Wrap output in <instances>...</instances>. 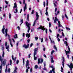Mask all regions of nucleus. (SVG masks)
Segmentation results:
<instances>
[{"instance_id": "obj_27", "label": "nucleus", "mask_w": 73, "mask_h": 73, "mask_svg": "<svg viewBox=\"0 0 73 73\" xmlns=\"http://www.w3.org/2000/svg\"><path fill=\"white\" fill-rule=\"evenodd\" d=\"M27 9V7H24V11L25 12V10Z\"/></svg>"}, {"instance_id": "obj_24", "label": "nucleus", "mask_w": 73, "mask_h": 73, "mask_svg": "<svg viewBox=\"0 0 73 73\" xmlns=\"http://www.w3.org/2000/svg\"><path fill=\"white\" fill-rule=\"evenodd\" d=\"M38 68V66L37 65H36L35 66V69H37V68Z\"/></svg>"}, {"instance_id": "obj_20", "label": "nucleus", "mask_w": 73, "mask_h": 73, "mask_svg": "<svg viewBox=\"0 0 73 73\" xmlns=\"http://www.w3.org/2000/svg\"><path fill=\"white\" fill-rule=\"evenodd\" d=\"M54 49H55L56 50V51L57 50V47H56V45H54Z\"/></svg>"}, {"instance_id": "obj_19", "label": "nucleus", "mask_w": 73, "mask_h": 73, "mask_svg": "<svg viewBox=\"0 0 73 73\" xmlns=\"http://www.w3.org/2000/svg\"><path fill=\"white\" fill-rule=\"evenodd\" d=\"M61 69L60 70V71L61 72H63V70H64V68H62V67H61Z\"/></svg>"}, {"instance_id": "obj_4", "label": "nucleus", "mask_w": 73, "mask_h": 73, "mask_svg": "<svg viewBox=\"0 0 73 73\" xmlns=\"http://www.w3.org/2000/svg\"><path fill=\"white\" fill-rule=\"evenodd\" d=\"M37 29H41L42 30H43V31H45V28L44 26L42 27V26H40V27L37 28Z\"/></svg>"}, {"instance_id": "obj_21", "label": "nucleus", "mask_w": 73, "mask_h": 73, "mask_svg": "<svg viewBox=\"0 0 73 73\" xmlns=\"http://www.w3.org/2000/svg\"><path fill=\"white\" fill-rule=\"evenodd\" d=\"M36 20H35V21L33 23V26H34L35 25V24H36Z\"/></svg>"}, {"instance_id": "obj_51", "label": "nucleus", "mask_w": 73, "mask_h": 73, "mask_svg": "<svg viewBox=\"0 0 73 73\" xmlns=\"http://www.w3.org/2000/svg\"><path fill=\"white\" fill-rule=\"evenodd\" d=\"M9 19H11V13H9Z\"/></svg>"}, {"instance_id": "obj_64", "label": "nucleus", "mask_w": 73, "mask_h": 73, "mask_svg": "<svg viewBox=\"0 0 73 73\" xmlns=\"http://www.w3.org/2000/svg\"><path fill=\"white\" fill-rule=\"evenodd\" d=\"M35 39L36 40H38V37H35Z\"/></svg>"}, {"instance_id": "obj_46", "label": "nucleus", "mask_w": 73, "mask_h": 73, "mask_svg": "<svg viewBox=\"0 0 73 73\" xmlns=\"http://www.w3.org/2000/svg\"><path fill=\"white\" fill-rule=\"evenodd\" d=\"M51 27V23L50 22L49 23V27L50 28Z\"/></svg>"}, {"instance_id": "obj_5", "label": "nucleus", "mask_w": 73, "mask_h": 73, "mask_svg": "<svg viewBox=\"0 0 73 73\" xmlns=\"http://www.w3.org/2000/svg\"><path fill=\"white\" fill-rule=\"evenodd\" d=\"M68 66H69L70 68L71 69V70H72V69L73 68V64L72 63H71L70 64V65L69 64L67 65Z\"/></svg>"}, {"instance_id": "obj_8", "label": "nucleus", "mask_w": 73, "mask_h": 73, "mask_svg": "<svg viewBox=\"0 0 73 73\" xmlns=\"http://www.w3.org/2000/svg\"><path fill=\"white\" fill-rule=\"evenodd\" d=\"M18 68H17V67H15V70L13 71V73H17V70Z\"/></svg>"}, {"instance_id": "obj_3", "label": "nucleus", "mask_w": 73, "mask_h": 73, "mask_svg": "<svg viewBox=\"0 0 73 73\" xmlns=\"http://www.w3.org/2000/svg\"><path fill=\"white\" fill-rule=\"evenodd\" d=\"M26 24V26L27 27V28H28V30L27 31V32L28 33H29V31H30V29H31V27H30V25H31V23H29L28 22H25Z\"/></svg>"}, {"instance_id": "obj_9", "label": "nucleus", "mask_w": 73, "mask_h": 73, "mask_svg": "<svg viewBox=\"0 0 73 73\" xmlns=\"http://www.w3.org/2000/svg\"><path fill=\"white\" fill-rule=\"evenodd\" d=\"M36 20H37L38 19V17H39V15H38V13L37 12H36Z\"/></svg>"}, {"instance_id": "obj_45", "label": "nucleus", "mask_w": 73, "mask_h": 73, "mask_svg": "<svg viewBox=\"0 0 73 73\" xmlns=\"http://www.w3.org/2000/svg\"><path fill=\"white\" fill-rule=\"evenodd\" d=\"M5 2L6 3V4H8V2H7V1H5Z\"/></svg>"}, {"instance_id": "obj_15", "label": "nucleus", "mask_w": 73, "mask_h": 73, "mask_svg": "<svg viewBox=\"0 0 73 73\" xmlns=\"http://www.w3.org/2000/svg\"><path fill=\"white\" fill-rule=\"evenodd\" d=\"M50 57H51V63H53V62H54V60H53V56H51Z\"/></svg>"}, {"instance_id": "obj_1", "label": "nucleus", "mask_w": 73, "mask_h": 73, "mask_svg": "<svg viewBox=\"0 0 73 73\" xmlns=\"http://www.w3.org/2000/svg\"><path fill=\"white\" fill-rule=\"evenodd\" d=\"M0 60L1 62V66H0V69L1 70L2 69V67H3V65L4 66L6 64V62H7V60L5 59L3 60V59H2V58L1 56H0Z\"/></svg>"}, {"instance_id": "obj_12", "label": "nucleus", "mask_w": 73, "mask_h": 73, "mask_svg": "<svg viewBox=\"0 0 73 73\" xmlns=\"http://www.w3.org/2000/svg\"><path fill=\"white\" fill-rule=\"evenodd\" d=\"M62 58L63 61L62 62V65H64V62H65V58H64V57L63 56H62Z\"/></svg>"}, {"instance_id": "obj_59", "label": "nucleus", "mask_w": 73, "mask_h": 73, "mask_svg": "<svg viewBox=\"0 0 73 73\" xmlns=\"http://www.w3.org/2000/svg\"><path fill=\"white\" fill-rule=\"evenodd\" d=\"M32 68H31L30 69V72H31V73H32Z\"/></svg>"}, {"instance_id": "obj_35", "label": "nucleus", "mask_w": 73, "mask_h": 73, "mask_svg": "<svg viewBox=\"0 0 73 73\" xmlns=\"http://www.w3.org/2000/svg\"><path fill=\"white\" fill-rule=\"evenodd\" d=\"M43 51H45V48L44 47V46H43Z\"/></svg>"}, {"instance_id": "obj_23", "label": "nucleus", "mask_w": 73, "mask_h": 73, "mask_svg": "<svg viewBox=\"0 0 73 73\" xmlns=\"http://www.w3.org/2000/svg\"><path fill=\"white\" fill-rule=\"evenodd\" d=\"M22 59L23 61V66H24V64H25V59H24V58H23Z\"/></svg>"}, {"instance_id": "obj_52", "label": "nucleus", "mask_w": 73, "mask_h": 73, "mask_svg": "<svg viewBox=\"0 0 73 73\" xmlns=\"http://www.w3.org/2000/svg\"><path fill=\"white\" fill-rule=\"evenodd\" d=\"M43 42V38H42L41 39V42Z\"/></svg>"}, {"instance_id": "obj_61", "label": "nucleus", "mask_w": 73, "mask_h": 73, "mask_svg": "<svg viewBox=\"0 0 73 73\" xmlns=\"http://www.w3.org/2000/svg\"><path fill=\"white\" fill-rule=\"evenodd\" d=\"M52 72L53 71H54V68H52Z\"/></svg>"}, {"instance_id": "obj_18", "label": "nucleus", "mask_w": 73, "mask_h": 73, "mask_svg": "<svg viewBox=\"0 0 73 73\" xmlns=\"http://www.w3.org/2000/svg\"><path fill=\"white\" fill-rule=\"evenodd\" d=\"M5 29V28H3L2 29V33H3V34H5V32H4Z\"/></svg>"}, {"instance_id": "obj_30", "label": "nucleus", "mask_w": 73, "mask_h": 73, "mask_svg": "<svg viewBox=\"0 0 73 73\" xmlns=\"http://www.w3.org/2000/svg\"><path fill=\"white\" fill-rule=\"evenodd\" d=\"M7 42H6L5 43V46H7Z\"/></svg>"}, {"instance_id": "obj_28", "label": "nucleus", "mask_w": 73, "mask_h": 73, "mask_svg": "<svg viewBox=\"0 0 73 73\" xmlns=\"http://www.w3.org/2000/svg\"><path fill=\"white\" fill-rule=\"evenodd\" d=\"M70 51H67V52H66V55H67V54H68H68L70 53Z\"/></svg>"}, {"instance_id": "obj_25", "label": "nucleus", "mask_w": 73, "mask_h": 73, "mask_svg": "<svg viewBox=\"0 0 73 73\" xmlns=\"http://www.w3.org/2000/svg\"><path fill=\"white\" fill-rule=\"evenodd\" d=\"M2 47V50L3 51L4 50V46H1Z\"/></svg>"}, {"instance_id": "obj_36", "label": "nucleus", "mask_w": 73, "mask_h": 73, "mask_svg": "<svg viewBox=\"0 0 73 73\" xmlns=\"http://www.w3.org/2000/svg\"><path fill=\"white\" fill-rule=\"evenodd\" d=\"M19 62V60H17L16 61V64H18Z\"/></svg>"}, {"instance_id": "obj_37", "label": "nucleus", "mask_w": 73, "mask_h": 73, "mask_svg": "<svg viewBox=\"0 0 73 73\" xmlns=\"http://www.w3.org/2000/svg\"><path fill=\"white\" fill-rule=\"evenodd\" d=\"M17 28H18V30H20V27H19V26L17 27Z\"/></svg>"}, {"instance_id": "obj_10", "label": "nucleus", "mask_w": 73, "mask_h": 73, "mask_svg": "<svg viewBox=\"0 0 73 73\" xmlns=\"http://www.w3.org/2000/svg\"><path fill=\"white\" fill-rule=\"evenodd\" d=\"M5 37H7V34H8V29H6L5 30Z\"/></svg>"}, {"instance_id": "obj_17", "label": "nucleus", "mask_w": 73, "mask_h": 73, "mask_svg": "<svg viewBox=\"0 0 73 73\" xmlns=\"http://www.w3.org/2000/svg\"><path fill=\"white\" fill-rule=\"evenodd\" d=\"M5 54V53H4V51H3V54H2V57H3L2 59V61L3 60V58H4V55Z\"/></svg>"}, {"instance_id": "obj_26", "label": "nucleus", "mask_w": 73, "mask_h": 73, "mask_svg": "<svg viewBox=\"0 0 73 73\" xmlns=\"http://www.w3.org/2000/svg\"><path fill=\"white\" fill-rule=\"evenodd\" d=\"M29 14L27 15V21H29Z\"/></svg>"}, {"instance_id": "obj_53", "label": "nucleus", "mask_w": 73, "mask_h": 73, "mask_svg": "<svg viewBox=\"0 0 73 73\" xmlns=\"http://www.w3.org/2000/svg\"><path fill=\"white\" fill-rule=\"evenodd\" d=\"M54 5L55 7H57V5L55 4V3H54Z\"/></svg>"}, {"instance_id": "obj_41", "label": "nucleus", "mask_w": 73, "mask_h": 73, "mask_svg": "<svg viewBox=\"0 0 73 73\" xmlns=\"http://www.w3.org/2000/svg\"><path fill=\"white\" fill-rule=\"evenodd\" d=\"M62 36H63V37H64V36H65V35H64V34L63 32H62Z\"/></svg>"}, {"instance_id": "obj_62", "label": "nucleus", "mask_w": 73, "mask_h": 73, "mask_svg": "<svg viewBox=\"0 0 73 73\" xmlns=\"http://www.w3.org/2000/svg\"><path fill=\"white\" fill-rule=\"evenodd\" d=\"M48 11H46V13H45V14L46 15H48Z\"/></svg>"}, {"instance_id": "obj_11", "label": "nucleus", "mask_w": 73, "mask_h": 73, "mask_svg": "<svg viewBox=\"0 0 73 73\" xmlns=\"http://www.w3.org/2000/svg\"><path fill=\"white\" fill-rule=\"evenodd\" d=\"M29 60H28L26 62V68H27L28 66H29Z\"/></svg>"}, {"instance_id": "obj_6", "label": "nucleus", "mask_w": 73, "mask_h": 73, "mask_svg": "<svg viewBox=\"0 0 73 73\" xmlns=\"http://www.w3.org/2000/svg\"><path fill=\"white\" fill-rule=\"evenodd\" d=\"M29 44H28L27 45H26V44H25L23 45V47L25 48V49H27V48H29Z\"/></svg>"}, {"instance_id": "obj_58", "label": "nucleus", "mask_w": 73, "mask_h": 73, "mask_svg": "<svg viewBox=\"0 0 73 73\" xmlns=\"http://www.w3.org/2000/svg\"><path fill=\"white\" fill-rule=\"evenodd\" d=\"M58 32L59 33H60V32H61V29H59Z\"/></svg>"}, {"instance_id": "obj_34", "label": "nucleus", "mask_w": 73, "mask_h": 73, "mask_svg": "<svg viewBox=\"0 0 73 73\" xmlns=\"http://www.w3.org/2000/svg\"><path fill=\"white\" fill-rule=\"evenodd\" d=\"M20 22H21L22 23H23V19H21Z\"/></svg>"}, {"instance_id": "obj_54", "label": "nucleus", "mask_w": 73, "mask_h": 73, "mask_svg": "<svg viewBox=\"0 0 73 73\" xmlns=\"http://www.w3.org/2000/svg\"><path fill=\"white\" fill-rule=\"evenodd\" d=\"M68 50L69 51H70V48H69V46H68Z\"/></svg>"}, {"instance_id": "obj_50", "label": "nucleus", "mask_w": 73, "mask_h": 73, "mask_svg": "<svg viewBox=\"0 0 73 73\" xmlns=\"http://www.w3.org/2000/svg\"><path fill=\"white\" fill-rule=\"evenodd\" d=\"M60 36V34H57V38H58V37Z\"/></svg>"}, {"instance_id": "obj_14", "label": "nucleus", "mask_w": 73, "mask_h": 73, "mask_svg": "<svg viewBox=\"0 0 73 73\" xmlns=\"http://www.w3.org/2000/svg\"><path fill=\"white\" fill-rule=\"evenodd\" d=\"M14 7H13V9H15V8H17V4H16V3L15 2L14 3Z\"/></svg>"}, {"instance_id": "obj_47", "label": "nucleus", "mask_w": 73, "mask_h": 73, "mask_svg": "<svg viewBox=\"0 0 73 73\" xmlns=\"http://www.w3.org/2000/svg\"><path fill=\"white\" fill-rule=\"evenodd\" d=\"M10 70H11V69L9 68L8 70V72L9 73H10Z\"/></svg>"}, {"instance_id": "obj_40", "label": "nucleus", "mask_w": 73, "mask_h": 73, "mask_svg": "<svg viewBox=\"0 0 73 73\" xmlns=\"http://www.w3.org/2000/svg\"><path fill=\"white\" fill-rule=\"evenodd\" d=\"M43 5L44 6V7H45V2L44 1L43 2Z\"/></svg>"}, {"instance_id": "obj_39", "label": "nucleus", "mask_w": 73, "mask_h": 73, "mask_svg": "<svg viewBox=\"0 0 73 73\" xmlns=\"http://www.w3.org/2000/svg\"><path fill=\"white\" fill-rule=\"evenodd\" d=\"M26 73H28V71H29V70H28V68H27L26 70Z\"/></svg>"}, {"instance_id": "obj_49", "label": "nucleus", "mask_w": 73, "mask_h": 73, "mask_svg": "<svg viewBox=\"0 0 73 73\" xmlns=\"http://www.w3.org/2000/svg\"><path fill=\"white\" fill-rule=\"evenodd\" d=\"M58 27L59 28H60L59 27H61V24H58Z\"/></svg>"}, {"instance_id": "obj_57", "label": "nucleus", "mask_w": 73, "mask_h": 73, "mask_svg": "<svg viewBox=\"0 0 73 73\" xmlns=\"http://www.w3.org/2000/svg\"><path fill=\"white\" fill-rule=\"evenodd\" d=\"M31 54L30 53L29 55V58L30 57H31Z\"/></svg>"}, {"instance_id": "obj_55", "label": "nucleus", "mask_w": 73, "mask_h": 73, "mask_svg": "<svg viewBox=\"0 0 73 73\" xmlns=\"http://www.w3.org/2000/svg\"><path fill=\"white\" fill-rule=\"evenodd\" d=\"M45 32L46 33H48V29H46Z\"/></svg>"}, {"instance_id": "obj_44", "label": "nucleus", "mask_w": 73, "mask_h": 73, "mask_svg": "<svg viewBox=\"0 0 73 73\" xmlns=\"http://www.w3.org/2000/svg\"><path fill=\"white\" fill-rule=\"evenodd\" d=\"M49 38L51 42V43H52V39L50 38V36H49Z\"/></svg>"}, {"instance_id": "obj_7", "label": "nucleus", "mask_w": 73, "mask_h": 73, "mask_svg": "<svg viewBox=\"0 0 73 73\" xmlns=\"http://www.w3.org/2000/svg\"><path fill=\"white\" fill-rule=\"evenodd\" d=\"M43 62V59L42 58L40 61V59L38 58V64H39L40 63H42Z\"/></svg>"}, {"instance_id": "obj_56", "label": "nucleus", "mask_w": 73, "mask_h": 73, "mask_svg": "<svg viewBox=\"0 0 73 73\" xmlns=\"http://www.w3.org/2000/svg\"><path fill=\"white\" fill-rule=\"evenodd\" d=\"M33 43H31V44H30V47H32V46H33Z\"/></svg>"}, {"instance_id": "obj_42", "label": "nucleus", "mask_w": 73, "mask_h": 73, "mask_svg": "<svg viewBox=\"0 0 73 73\" xmlns=\"http://www.w3.org/2000/svg\"><path fill=\"white\" fill-rule=\"evenodd\" d=\"M17 7L16 8V9H15V11H16V13H17V12H18V10H17Z\"/></svg>"}, {"instance_id": "obj_33", "label": "nucleus", "mask_w": 73, "mask_h": 73, "mask_svg": "<svg viewBox=\"0 0 73 73\" xmlns=\"http://www.w3.org/2000/svg\"><path fill=\"white\" fill-rule=\"evenodd\" d=\"M15 36H16V37H15V36H14V37L15 38H16V37H17V34H15Z\"/></svg>"}, {"instance_id": "obj_22", "label": "nucleus", "mask_w": 73, "mask_h": 73, "mask_svg": "<svg viewBox=\"0 0 73 73\" xmlns=\"http://www.w3.org/2000/svg\"><path fill=\"white\" fill-rule=\"evenodd\" d=\"M64 44H66V46H68V42L67 41H65Z\"/></svg>"}, {"instance_id": "obj_48", "label": "nucleus", "mask_w": 73, "mask_h": 73, "mask_svg": "<svg viewBox=\"0 0 73 73\" xmlns=\"http://www.w3.org/2000/svg\"><path fill=\"white\" fill-rule=\"evenodd\" d=\"M33 13H34V10H33L31 12V14L32 15H33Z\"/></svg>"}, {"instance_id": "obj_43", "label": "nucleus", "mask_w": 73, "mask_h": 73, "mask_svg": "<svg viewBox=\"0 0 73 73\" xmlns=\"http://www.w3.org/2000/svg\"><path fill=\"white\" fill-rule=\"evenodd\" d=\"M17 7L16 8V9H15V11H16V13H17V12H18V10H17Z\"/></svg>"}, {"instance_id": "obj_2", "label": "nucleus", "mask_w": 73, "mask_h": 73, "mask_svg": "<svg viewBox=\"0 0 73 73\" xmlns=\"http://www.w3.org/2000/svg\"><path fill=\"white\" fill-rule=\"evenodd\" d=\"M38 50V48H35L34 50V60H37V57H35V55H36L37 54V53Z\"/></svg>"}, {"instance_id": "obj_63", "label": "nucleus", "mask_w": 73, "mask_h": 73, "mask_svg": "<svg viewBox=\"0 0 73 73\" xmlns=\"http://www.w3.org/2000/svg\"><path fill=\"white\" fill-rule=\"evenodd\" d=\"M55 20L56 21H58V19L57 18V17H55Z\"/></svg>"}, {"instance_id": "obj_60", "label": "nucleus", "mask_w": 73, "mask_h": 73, "mask_svg": "<svg viewBox=\"0 0 73 73\" xmlns=\"http://www.w3.org/2000/svg\"><path fill=\"white\" fill-rule=\"evenodd\" d=\"M43 70H47L46 69V68H45V67L44 68H43Z\"/></svg>"}, {"instance_id": "obj_38", "label": "nucleus", "mask_w": 73, "mask_h": 73, "mask_svg": "<svg viewBox=\"0 0 73 73\" xmlns=\"http://www.w3.org/2000/svg\"><path fill=\"white\" fill-rule=\"evenodd\" d=\"M54 50H52V51L51 52V54H53L54 53Z\"/></svg>"}, {"instance_id": "obj_16", "label": "nucleus", "mask_w": 73, "mask_h": 73, "mask_svg": "<svg viewBox=\"0 0 73 73\" xmlns=\"http://www.w3.org/2000/svg\"><path fill=\"white\" fill-rule=\"evenodd\" d=\"M9 65V64H8L7 65H6V69L5 70V73H7V66H8Z\"/></svg>"}, {"instance_id": "obj_31", "label": "nucleus", "mask_w": 73, "mask_h": 73, "mask_svg": "<svg viewBox=\"0 0 73 73\" xmlns=\"http://www.w3.org/2000/svg\"><path fill=\"white\" fill-rule=\"evenodd\" d=\"M10 65H12V60H10Z\"/></svg>"}, {"instance_id": "obj_13", "label": "nucleus", "mask_w": 73, "mask_h": 73, "mask_svg": "<svg viewBox=\"0 0 73 73\" xmlns=\"http://www.w3.org/2000/svg\"><path fill=\"white\" fill-rule=\"evenodd\" d=\"M30 36H31V34L30 33H27L26 34V37H27L28 38H29L30 37Z\"/></svg>"}, {"instance_id": "obj_29", "label": "nucleus", "mask_w": 73, "mask_h": 73, "mask_svg": "<svg viewBox=\"0 0 73 73\" xmlns=\"http://www.w3.org/2000/svg\"><path fill=\"white\" fill-rule=\"evenodd\" d=\"M65 17L68 20V16H67L66 14H65Z\"/></svg>"}, {"instance_id": "obj_32", "label": "nucleus", "mask_w": 73, "mask_h": 73, "mask_svg": "<svg viewBox=\"0 0 73 73\" xmlns=\"http://www.w3.org/2000/svg\"><path fill=\"white\" fill-rule=\"evenodd\" d=\"M9 45H8L6 47V49L9 48Z\"/></svg>"}]
</instances>
